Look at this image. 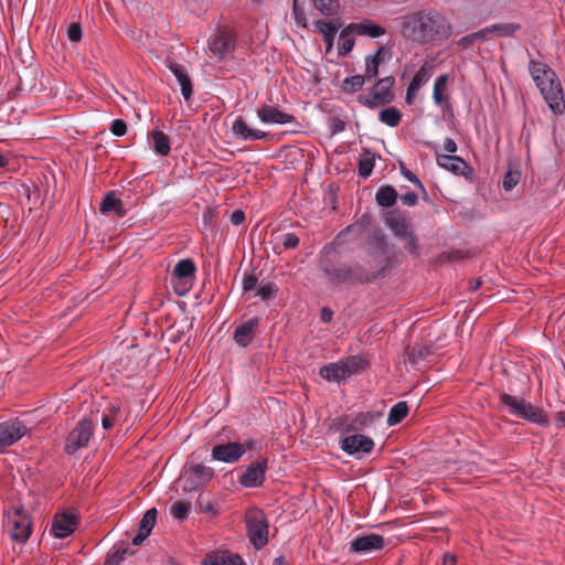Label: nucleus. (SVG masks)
I'll list each match as a JSON object with an SVG mask.
<instances>
[{
	"mask_svg": "<svg viewBox=\"0 0 565 565\" xmlns=\"http://www.w3.org/2000/svg\"><path fill=\"white\" fill-rule=\"evenodd\" d=\"M364 366L365 361L361 356L351 355L344 360L322 366L319 374L322 379L329 382H340L341 380L362 371Z\"/></svg>",
	"mask_w": 565,
	"mask_h": 565,
	"instance_id": "obj_4",
	"label": "nucleus"
},
{
	"mask_svg": "<svg viewBox=\"0 0 565 565\" xmlns=\"http://www.w3.org/2000/svg\"><path fill=\"white\" fill-rule=\"evenodd\" d=\"M131 550L128 544H120L108 553L106 558V565H119L128 554H131Z\"/></svg>",
	"mask_w": 565,
	"mask_h": 565,
	"instance_id": "obj_42",
	"label": "nucleus"
},
{
	"mask_svg": "<svg viewBox=\"0 0 565 565\" xmlns=\"http://www.w3.org/2000/svg\"><path fill=\"white\" fill-rule=\"evenodd\" d=\"M373 448V439L361 434L350 435L341 440V449L348 455L356 456L358 458L370 454Z\"/></svg>",
	"mask_w": 565,
	"mask_h": 565,
	"instance_id": "obj_14",
	"label": "nucleus"
},
{
	"mask_svg": "<svg viewBox=\"0 0 565 565\" xmlns=\"http://www.w3.org/2000/svg\"><path fill=\"white\" fill-rule=\"evenodd\" d=\"M524 409L525 411H522L519 417L541 426L548 425V418L541 408L526 402Z\"/></svg>",
	"mask_w": 565,
	"mask_h": 565,
	"instance_id": "obj_32",
	"label": "nucleus"
},
{
	"mask_svg": "<svg viewBox=\"0 0 565 565\" xmlns=\"http://www.w3.org/2000/svg\"><path fill=\"white\" fill-rule=\"evenodd\" d=\"M417 194L414 192H408L401 196L402 203L407 206H414L417 203Z\"/></svg>",
	"mask_w": 565,
	"mask_h": 565,
	"instance_id": "obj_60",
	"label": "nucleus"
},
{
	"mask_svg": "<svg viewBox=\"0 0 565 565\" xmlns=\"http://www.w3.org/2000/svg\"><path fill=\"white\" fill-rule=\"evenodd\" d=\"M284 249H294L299 245V237L295 233H282L277 236Z\"/></svg>",
	"mask_w": 565,
	"mask_h": 565,
	"instance_id": "obj_52",
	"label": "nucleus"
},
{
	"mask_svg": "<svg viewBox=\"0 0 565 565\" xmlns=\"http://www.w3.org/2000/svg\"><path fill=\"white\" fill-rule=\"evenodd\" d=\"M379 119L390 127H396L402 119V113L396 107H388L380 113Z\"/></svg>",
	"mask_w": 565,
	"mask_h": 565,
	"instance_id": "obj_44",
	"label": "nucleus"
},
{
	"mask_svg": "<svg viewBox=\"0 0 565 565\" xmlns=\"http://www.w3.org/2000/svg\"><path fill=\"white\" fill-rule=\"evenodd\" d=\"M156 520L157 510L154 508L149 509L140 521L139 530L142 531V533L150 534L152 527L156 524Z\"/></svg>",
	"mask_w": 565,
	"mask_h": 565,
	"instance_id": "obj_48",
	"label": "nucleus"
},
{
	"mask_svg": "<svg viewBox=\"0 0 565 565\" xmlns=\"http://www.w3.org/2000/svg\"><path fill=\"white\" fill-rule=\"evenodd\" d=\"M348 267L350 271L351 284H370L374 281V278L372 277L365 265L354 264Z\"/></svg>",
	"mask_w": 565,
	"mask_h": 565,
	"instance_id": "obj_36",
	"label": "nucleus"
},
{
	"mask_svg": "<svg viewBox=\"0 0 565 565\" xmlns=\"http://www.w3.org/2000/svg\"><path fill=\"white\" fill-rule=\"evenodd\" d=\"M371 224L369 215H362L355 223L343 228L338 235L337 241L342 244L360 238Z\"/></svg>",
	"mask_w": 565,
	"mask_h": 565,
	"instance_id": "obj_21",
	"label": "nucleus"
},
{
	"mask_svg": "<svg viewBox=\"0 0 565 565\" xmlns=\"http://www.w3.org/2000/svg\"><path fill=\"white\" fill-rule=\"evenodd\" d=\"M488 40V31L486 28L462 36L457 41V45L462 49H468L477 42H486Z\"/></svg>",
	"mask_w": 565,
	"mask_h": 565,
	"instance_id": "obj_43",
	"label": "nucleus"
},
{
	"mask_svg": "<svg viewBox=\"0 0 565 565\" xmlns=\"http://www.w3.org/2000/svg\"><path fill=\"white\" fill-rule=\"evenodd\" d=\"M385 539L376 533L358 535L350 542V553L370 554L383 550Z\"/></svg>",
	"mask_w": 565,
	"mask_h": 565,
	"instance_id": "obj_13",
	"label": "nucleus"
},
{
	"mask_svg": "<svg viewBox=\"0 0 565 565\" xmlns=\"http://www.w3.org/2000/svg\"><path fill=\"white\" fill-rule=\"evenodd\" d=\"M374 161V154H372L370 151H366L365 157L359 161V174L363 178H367L373 171Z\"/></svg>",
	"mask_w": 565,
	"mask_h": 565,
	"instance_id": "obj_49",
	"label": "nucleus"
},
{
	"mask_svg": "<svg viewBox=\"0 0 565 565\" xmlns=\"http://www.w3.org/2000/svg\"><path fill=\"white\" fill-rule=\"evenodd\" d=\"M191 504L184 501H177L171 507V514L178 520L186 519Z\"/></svg>",
	"mask_w": 565,
	"mask_h": 565,
	"instance_id": "obj_51",
	"label": "nucleus"
},
{
	"mask_svg": "<svg viewBox=\"0 0 565 565\" xmlns=\"http://www.w3.org/2000/svg\"><path fill=\"white\" fill-rule=\"evenodd\" d=\"M276 294H277V287L271 282H267V284L260 285L257 288L255 296H257L262 300L266 301V300L275 298Z\"/></svg>",
	"mask_w": 565,
	"mask_h": 565,
	"instance_id": "obj_53",
	"label": "nucleus"
},
{
	"mask_svg": "<svg viewBox=\"0 0 565 565\" xmlns=\"http://www.w3.org/2000/svg\"><path fill=\"white\" fill-rule=\"evenodd\" d=\"M259 327V318L254 317L248 319L247 321L238 324L233 333V340L238 347L246 348L248 347L257 332Z\"/></svg>",
	"mask_w": 565,
	"mask_h": 565,
	"instance_id": "obj_19",
	"label": "nucleus"
},
{
	"mask_svg": "<svg viewBox=\"0 0 565 565\" xmlns=\"http://www.w3.org/2000/svg\"><path fill=\"white\" fill-rule=\"evenodd\" d=\"M232 132L243 140H259L267 137L266 132L252 129L242 116L237 117L233 121Z\"/></svg>",
	"mask_w": 565,
	"mask_h": 565,
	"instance_id": "obj_24",
	"label": "nucleus"
},
{
	"mask_svg": "<svg viewBox=\"0 0 565 565\" xmlns=\"http://www.w3.org/2000/svg\"><path fill=\"white\" fill-rule=\"evenodd\" d=\"M257 285H258V279L254 275L245 276L243 279V290L245 292L256 289Z\"/></svg>",
	"mask_w": 565,
	"mask_h": 565,
	"instance_id": "obj_59",
	"label": "nucleus"
},
{
	"mask_svg": "<svg viewBox=\"0 0 565 565\" xmlns=\"http://www.w3.org/2000/svg\"><path fill=\"white\" fill-rule=\"evenodd\" d=\"M257 116L264 124H289L294 120V117L287 113L279 110L274 106H263L257 109Z\"/></svg>",
	"mask_w": 565,
	"mask_h": 565,
	"instance_id": "obj_22",
	"label": "nucleus"
},
{
	"mask_svg": "<svg viewBox=\"0 0 565 565\" xmlns=\"http://www.w3.org/2000/svg\"><path fill=\"white\" fill-rule=\"evenodd\" d=\"M78 524V518L74 512L57 513L53 521L51 532L58 539H64L72 534Z\"/></svg>",
	"mask_w": 565,
	"mask_h": 565,
	"instance_id": "obj_18",
	"label": "nucleus"
},
{
	"mask_svg": "<svg viewBox=\"0 0 565 565\" xmlns=\"http://www.w3.org/2000/svg\"><path fill=\"white\" fill-rule=\"evenodd\" d=\"M95 425L92 419L83 418L68 433L64 450L68 455H74L78 449L86 448L94 434Z\"/></svg>",
	"mask_w": 565,
	"mask_h": 565,
	"instance_id": "obj_9",
	"label": "nucleus"
},
{
	"mask_svg": "<svg viewBox=\"0 0 565 565\" xmlns=\"http://www.w3.org/2000/svg\"><path fill=\"white\" fill-rule=\"evenodd\" d=\"M324 274L329 277V281L331 284L340 285V284H351L350 280V271L348 266L342 267H324Z\"/></svg>",
	"mask_w": 565,
	"mask_h": 565,
	"instance_id": "obj_34",
	"label": "nucleus"
},
{
	"mask_svg": "<svg viewBox=\"0 0 565 565\" xmlns=\"http://www.w3.org/2000/svg\"><path fill=\"white\" fill-rule=\"evenodd\" d=\"M380 417L379 413L374 412H365L360 413L355 416V418L352 422V425H354L355 428L360 427H369L371 426L377 418Z\"/></svg>",
	"mask_w": 565,
	"mask_h": 565,
	"instance_id": "obj_47",
	"label": "nucleus"
},
{
	"mask_svg": "<svg viewBox=\"0 0 565 565\" xmlns=\"http://www.w3.org/2000/svg\"><path fill=\"white\" fill-rule=\"evenodd\" d=\"M401 33L418 44L440 42L451 34V23L436 10H419L401 19Z\"/></svg>",
	"mask_w": 565,
	"mask_h": 565,
	"instance_id": "obj_1",
	"label": "nucleus"
},
{
	"mask_svg": "<svg viewBox=\"0 0 565 565\" xmlns=\"http://www.w3.org/2000/svg\"><path fill=\"white\" fill-rule=\"evenodd\" d=\"M349 29H353L356 35L369 36L372 39L380 38L386 33V29L372 20L365 19L360 22L349 23Z\"/></svg>",
	"mask_w": 565,
	"mask_h": 565,
	"instance_id": "obj_25",
	"label": "nucleus"
},
{
	"mask_svg": "<svg viewBox=\"0 0 565 565\" xmlns=\"http://www.w3.org/2000/svg\"><path fill=\"white\" fill-rule=\"evenodd\" d=\"M26 431V426L20 420L0 423V451L15 444Z\"/></svg>",
	"mask_w": 565,
	"mask_h": 565,
	"instance_id": "obj_15",
	"label": "nucleus"
},
{
	"mask_svg": "<svg viewBox=\"0 0 565 565\" xmlns=\"http://www.w3.org/2000/svg\"><path fill=\"white\" fill-rule=\"evenodd\" d=\"M83 35L82 26L79 23L74 22L67 29V38L72 42H79Z\"/></svg>",
	"mask_w": 565,
	"mask_h": 565,
	"instance_id": "obj_55",
	"label": "nucleus"
},
{
	"mask_svg": "<svg viewBox=\"0 0 565 565\" xmlns=\"http://www.w3.org/2000/svg\"><path fill=\"white\" fill-rule=\"evenodd\" d=\"M499 399L504 406L509 407L512 415L519 416L522 411H525L524 405L526 404V401L522 398L502 393L500 394Z\"/></svg>",
	"mask_w": 565,
	"mask_h": 565,
	"instance_id": "obj_39",
	"label": "nucleus"
},
{
	"mask_svg": "<svg viewBox=\"0 0 565 565\" xmlns=\"http://www.w3.org/2000/svg\"><path fill=\"white\" fill-rule=\"evenodd\" d=\"M247 536L256 550L263 548L268 542V520L263 510L249 509L245 514Z\"/></svg>",
	"mask_w": 565,
	"mask_h": 565,
	"instance_id": "obj_5",
	"label": "nucleus"
},
{
	"mask_svg": "<svg viewBox=\"0 0 565 565\" xmlns=\"http://www.w3.org/2000/svg\"><path fill=\"white\" fill-rule=\"evenodd\" d=\"M99 211L102 214H108L110 212H115L118 216H124V203L121 200L116 198L115 192H108L103 199Z\"/></svg>",
	"mask_w": 565,
	"mask_h": 565,
	"instance_id": "obj_30",
	"label": "nucleus"
},
{
	"mask_svg": "<svg viewBox=\"0 0 565 565\" xmlns=\"http://www.w3.org/2000/svg\"><path fill=\"white\" fill-rule=\"evenodd\" d=\"M204 565H246L241 555L230 551H214L204 558Z\"/></svg>",
	"mask_w": 565,
	"mask_h": 565,
	"instance_id": "obj_23",
	"label": "nucleus"
},
{
	"mask_svg": "<svg viewBox=\"0 0 565 565\" xmlns=\"http://www.w3.org/2000/svg\"><path fill=\"white\" fill-rule=\"evenodd\" d=\"M353 29H349V24L341 31L339 35V54L348 55L355 43Z\"/></svg>",
	"mask_w": 565,
	"mask_h": 565,
	"instance_id": "obj_37",
	"label": "nucleus"
},
{
	"mask_svg": "<svg viewBox=\"0 0 565 565\" xmlns=\"http://www.w3.org/2000/svg\"><path fill=\"white\" fill-rule=\"evenodd\" d=\"M394 84L395 78L393 76L382 77L373 85L366 96L359 97V102L370 109L391 104L394 99V93L392 92Z\"/></svg>",
	"mask_w": 565,
	"mask_h": 565,
	"instance_id": "obj_7",
	"label": "nucleus"
},
{
	"mask_svg": "<svg viewBox=\"0 0 565 565\" xmlns=\"http://www.w3.org/2000/svg\"><path fill=\"white\" fill-rule=\"evenodd\" d=\"M448 75L443 74L436 78L434 84L433 99L439 106L443 105L446 99V97L444 96V92L446 89Z\"/></svg>",
	"mask_w": 565,
	"mask_h": 565,
	"instance_id": "obj_45",
	"label": "nucleus"
},
{
	"mask_svg": "<svg viewBox=\"0 0 565 565\" xmlns=\"http://www.w3.org/2000/svg\"><path fill=\"white\" fill-rule=\"evenodd\" d=\"M292 15L297 25L307 28V17L303 7L299 4V0H292Z\"/></svg>",
	"mask_w": 565,
	"mask_h": 565,
	"instance_id": "obj_54",
	"label": "nucleus"
},
{
	"mask_svg": "<svg viewBox=\"0 0 565 565\" xmlns=\"http://www.w3.org/2000/svg\"><path fill=\"white\" fill-rule=\"evenodd\" d=\"M437 164L455 174H465L468 168L467 162L458 156L441 154L438 150L435 151Z\"/></svg>",
	"mask_w": 565,
	"mask_h": 565,
	"instance_id": "obj_26",
	"label": "nucleus"
},
{
	"mask_svg": "<svg viewBox=\"0 0 565 565\" xmlns=\"http://www.w3.org/2000/svg\"><path fill=\"white\" fill-rule=\"evenodd\" d=\"M457 143L451 138H446L444 141V150L449 153H455L457 151Z\"/></svg>",
	"mask_w": 565,
	"mask_h": 565,
	"instance_id": "obj_64",
	"label": "nucleus"
},
{
	"mask_svg": "<svg viewBox=\"0 0 565 565\" xmlns=\"http://www.w3.org/2000/svg\"><path fill=\"white\" fill-rule=\"evenodd\" d=\"M315 9L326 17L337 15L339 12V2L337 0H310Z\"/></svg>",
	"mask_w": 565,
	"mask_h": 565,
	"instance_id": "obj_40",
	"label": "nucleus"
},
{
	"mask_svg": "<svg viewBox=\"0 0 565 565\" xmlns=\"http://www.w3.org/2000/svg\"><path fill=\"white\" fill-rule=\"evenodd\" d=\"M488 31V36L490 34H497L498 36H512L516 31L521 29V25L518 23H499L491 24L486 26Z\"/></svg>",
	"mask_w": 565,
	"mask_h": 565,
	"instance_id": "obj_38",
	"label": "nucleus"
},
{
	"mask_svg": "<svg viewBox=\"0 0 565 565\" xmlns=\"http://www.w3.org/2000/svg\"><path fill=\"white\" fill-rule=\"evenodd\" d=\"M236 47V32L228 26H220L209 42V50L218 60L232 54Z\"/></svg>",
	"mask_w": 565,
	"mask_h": 565,
	"instance_id": "obj_11",
	"label": "nucleus"
},
{
	"mask_svg": "<svg viewBox=\"0 0 565 565\" xmlns=\"http://www.w3.org/2000/svg\"><path fill=\"white\" fill-rule=\"evenodd\" d=\"M428 352L427 348L413 347L408 353V359L413 364H416L418 360L424 359Z\"/></svg>",
	"mask_w": 565,
	"mask_h": 565,
	"instance_id": "obj_56",
	"label": "nucleus"
},
{
	"mask_svg": "<svg viewBox=\"0 0 565 565\" xmlns=\"http://www.w3.org/2000/svg\"><path fill=\"white\" fill-rule=\"evenodd\" d=\"M110 131L116 137H121L127 132V124L122 119H115L110 125Z\"/></svg>",
	"mask_w": 565,
	"mask_h": 565,
	"instance_id": "obj_57",
	"label": "nucleus"
},
{
	"mask_svg": "<svg viewBox=\"0 0 565 565\" xmlns=\"http://www.w3.org/2000/svg\"><path fill=\"white\" fill-rule=\"evenodd\" d=\"M393 253H373L369 252V258L365 262L370 274L376 280L385 277L392 268Z\"/></svg>",
	"mask_w": 565,
	"mask_h": 565,
	"instance_id": "obj_16",
	"label": "nucleus"
},
{
	"mask_svg": "<svg viewBox=\"0 0 565 565\" xmlns=\"http://www.w3.org/2000/svg\"><path fill=\"white\" fill-rule=\"evenodd\" d=\"M152 139V147L157 154L166 157L170 153V140L169 137L160 130H152L150 134Z\"/></svg>",
	"mask_w": 565,
	"mask_h": 565,
	"instance_id": "obj_33",
	"label": "nucleus"
},
{
	"mask_svg": "<svg viewBox=\"0 0 565 565\" xmlns=\"http://www.w3.org/2000/svg\"><path fill=\"white\" fill-rule=\"evenodd\" d=\"M402 174L411 182L415 183L417 186H419L423 191H425L424 189V185L422 184V182L419 181V179L411 171V170H407V169H404V167H402Z\"/></svg>",
	"mask_w": 565,
	"mask_h": 565,
	"instance_id": "obj_61",
	"label": "nucleus"
},
{
	"mask_svg": "<svg viewBox=\"0 0 565 565\" xmlns=\"http://www.w3.org/2000/svg\"><path fill=\"white\" fill-rule=\"evenodd\" d=\"M529 71L550 109L555 115H562L565 111V99L556 73L547 64L533 60L530 61Z\"/></svg>",
	"mask_w": 565,
	"mask_h": 565,
	"instance_id": "obj_2",
	"label": "nucleus"
},
{
	"mask_svg": "<svg viewBox=\"0 0 565 565\" xmlns=\"http://www.w3.org/2000/svg\"><path fill=\"white\" fill-rule=\"evenodd\" d=\"M408 414V405L406 402L396 403L390 411L387 424L390 426L401 423Z\"/></svg>",
	"mask_w": 565,
	"mask_h": 565,
	"instance_id": "obj_41",
	"label": "nucleus"
},
{
	"mask_svg": "<svg viewBox=\"0 0 565 565\" xmlns=\"http://www.w3.org/2000/svg\"><path fill=\"white\" fill-rule=\"evenodd\" d=\"M196 266L193 259L184 258L177 263L172 273V286L177 295L184 296L193 286Z\"/></svg>",
	"mask_w": 565,
	"mask_h": 565,
	"instance_id": "obj_10",
	"label": "nucleus"
},
{
	"mask_svg": "<svg viewBox=\"0 0 565 565\" xmlns=\"http://www.w3.org/2000/svg\"><path fill=\"white\" fill-rule=\"evenodd\" d=\"M366 81H369V79L366 78L365 74H363V75L358 74V75L347 77L343 81V90L347 93H355L363 87V85Z\"/></svg>",
	"mask_w": 565,
	"mask_h": 565,
	"instance_id": "obj_46",
	"label": "nucleus"
},
{
	"mask_svg": "<svg viewBox=\"0 0 565 565\" xmlns=\"http://www.w3.org/2000/svg\"><path fill=\"white\" fill-rule=\"evenodd\" d=\"M118 413L119 406L110 403L107 407V413L104 414L102 418V426L104 429L108 430L114 426Z\"/></svg>",
	"mask_w": 565,
	"mask_h": 565,
	"instance_id": "obj_50",
	"label": "nucleus"
},
{
	"mask_svg": "<svg viewBox=\"0 0 565 565\" xmlns=\"http://www.w3.org/2000/svg\"><path fill=\"white\" fill-rule=\"evenodd\" d=\"M7 530L18 543H25L32 533V522L23 508H14L7 513Z\"/></svg>",
	"mask_w": 565,
	"mask_h": 565,
	"instance_id": "obj_8",
	"label": "nucleus"
},
{
	"mask_svg": "<svg viewBox=\"0 0 565 565\" xmlns=\"http://www.w3.org/2000/svg\"><path fill=\"white\" fill-rule=\"evenodd\" d=\"M397 198V192L392 185L381 186L375 194L376 203L383 207H392Z\"/></svg>",
	"mask_w": 565,
	"mask_h": 565,
	"instance_id": "obj_35",
	"label": "nucleus"
},
{
	"mask_svg": "<svg viewBox=\"0 0 565 565\" xmlns=\"http://www.w3.org/2000/svg\"><path fill=\"white\" fill-rule=\"evenodd\" d=\"M519 182V177L518 174H514L512 172H508L505 173L504 178H503V189L505 191H511Z\"/></svg>",
	"mask_w": 565,
	"mask_h": 565,
	"instance_id": "obj_58",
	"label": "nucleus"
},
{
	"mask_svg": "<svg viewBox=\"0 0 565 565\" xmlns=\"http://www.w3.org/2000/svg\"><path fill=\"white\" fill-rule=\"evenodd\" d=\"M245 221V213L242 210H235L231 214V222L233 225H239Z\"/></svg>",
	"mask_w": 565,
	"mask_h": 565,
	"instance_id": "obj_62",
	"label": "nucleus"
},
{
	"mask_svg": "<svg viewBox=\"0 0 565 565\" xmlns=\"http://www.w3.org/2000/svg\"><path fill=\"white\" fill-rule=\"evenodd\" d=\"M384 222L395 237L405 241V248L411 254L418 255V239L405 213L398 210L388 211L384 215Z\"/></svg>",
	"mask_w": 565,
	"mask_h": 565,
	"instance_id": "obj_3",
	"label": "nucleus"
},
{
	"mask_svg": "<svg viewBox=\"0 0 565 565\" xmlns=\"http://www.w3.org/2000/svg\"><path fill=\"white\" fill-rule=\"evenodd\" d=\"M214 469L202 462L188 461L181 473L183 480V489L193 491L204 487L214 478Z\"/></svg>",
	"mask_w": 565,
	"mask_h": 565,
	"instance_id": "obj_6",
	"label": "nucleus"
},
{
	"mask_svg": "<svg viewBox=\"0 0 565 565\" xmlns=\"http://www.w3.org/2000/svg\"><path fill=\"white\" fill-rule=\"evenodd\" d=\"M392 52L385 45H380L374 54L365 56V72L367 79H374L379 75L380 65L391 58Z\"/></svg>",
	"mask_w": 565,
	"mask_h": 565,
	"instance_id": "obj_20",
	"label": "nucleus"
},
{
	"mask_svg": "<svg viewBox=\"0 0 565 565\" xmlns=\"http://www.w3.org/2000/svg\"><path fill=\"white\" fill-rule=\"evenodd\" d=\"M333 318V311L328 308V307H323L321 310H320V319L321 321H323L324 323H329L331 322Z\"/></svg>",
	"mask_w": 565,
	"mask_h": 565,
	"instance_id": "obj_63",
	"label": "nucleus"
},
{
	"mask_svg": "<svg viewBox=\"0 0 565 565\" xmlns=\"http://www.w3.org/2000/svg\"><path fill=\"white\" fill-rule=\"evenodd\" d=\"M433 70V65L425 63L414 75L406 92V102L408 104L412 103L413 95L420 88V86L429 81Z\"/></svg>",
	"mask_w": 565,
	"mask_h": 565,
	"instance_id": "obj_27",
	"label": "nucleus"
},
{
	"mask_svg": "<svg viewBox=\"0 0 565 565\" xmlns=\"http://www.w3.org/2000/svg\"><path fill=\"white\" fill-rule=\"evenodd\" d=\"M267 469L268 458H260L246 467L238 481L244 488H259L264 484Z\"/></svg>",
	"mask_w": 565,
	"mask_h": 565,
	"instance_id": "obj_12",
	"label": "nucleus"
},
{
	"mask_svg": "<svg viewBox=\"0 0 565 565\" xmlns=\"http://www.w3.org/2000/svg\"><path fill=\"white\" fill-rule=\"evenodd\" d=\"M315 26L319 33L323 35V41L327 44L328 49L332 47L334 36L341 26L340 23H333L326 20H317L315 22Z\"/></svg>",
	"mask_w": 565,
	"mask_h": 565,
	"instance_id": "obj_31",
	"label": "nucleus"
},
{
	"mask_svg": "<svg viewBox=\"0 0 565 565\" xmlns=\"http://www.w3.org/2000/svg\"><path fill=\"white\" fill-rule=\"evenodd\" d=\"M211 456L213 460L234 463L244 456V449L241 446V443L228 441L215 445L212 448Z\"/></svg>",
	"mask_w": 565,
	"mask_h": 565,
	"instance_id": "obj_17",
	"label": "nucleus"
},
{
	"mask_svg": "<svg viewBox=\"0 0 565 565\" xmlns=\"http://www.w3.org/2000/svg\"><path fill=\"white\" fill-rule=\"evenodd\" d=\"M367 244L370 246L369 252L373 253H392L391 244L387 241L386 235L380 227L371 231L367 236Z\"/></svg>",
	"mask_w": 565,
	"mask_h": 565,
	"instance_id": "obj_29",
	"label": "nucleus"
},
{
	"mask_svg": "<svg viewBox=\"0 0 565 565\" xmlns=\"http://www.w3.org/2000/svg\"><path fill=\"white\" fill-rule=\"evenodd\" d=\"M169 70L175 76L180 85L182 96L184 97L185 100H189L192 96L193 88L192 82L188 75L186 70L184 68V66L178 63H171L169 65Z\"/></svg>",
	"mask_w": 565,
	"mask_h": 565,
	"instance_id": "obj_28",
	"label": "nucleus"
}]
</instances>
